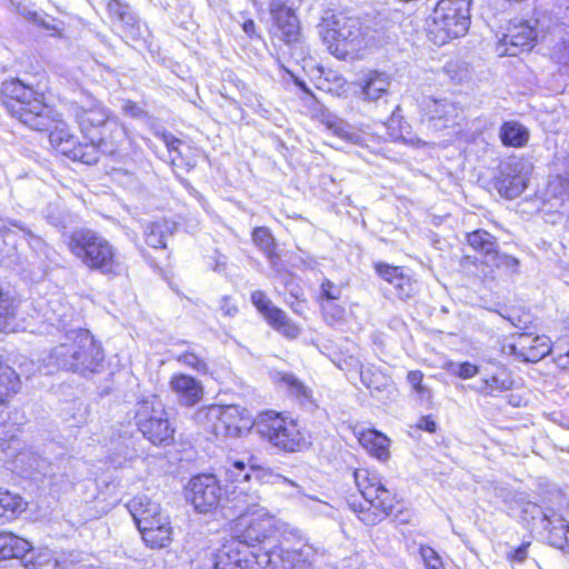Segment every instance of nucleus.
I'll list each match as a JSON object with an SVG mask.
<instances>
[{
  "label": "nucleus",
  "instance_id": "1",
  "mask_svg": "<svg viewBox=\"0 0 569 569\" xmlns=\"http://www.w3.org/2000/svg\"><path fill=\"white\" fill-rule=\"evenodd\" d=\"M102 361L103 351L88 331L67 333L44 359L50 370L63 369L82 376L99 371Z\"/></svg>",
  "mask_w": 569,
  "mask_h": 569
},
{
  "label": "nucleus",
  "instance_id": "2",
  "mask_svg": "<svg viewBox=\"0 0 569 569\" xmlns=\"http://www.w3.org/2000/svg\"><path fill=\"white\" fill-rule=\"evenodd\" d=\"M353 478L365 499L363 505H350L360 521L367 526H375L392 515L398 503L396 495L387 488L378 472L357 469L353 472Z\"/></svg>",
  "mask_w": 569,
  "mask_h": 569
},
{
  "label": "nucleus",
  "instance_id": "3",
  "mask_svg": "<svg viewBox=\"0 0 569 569\" xmlns=\"http://www.w3.org/2000/svg\"><path fill=\"white\" fill-rule=\"evenodd\" d=\"M1 101L13 117L32 130L46 131L53 123L51 109L37 97L30 87L18 79L2 83Z\"/></svg>",
  "mask_w": 569,
  "mask_h": 569
},
{
  "label": "nucleus",
  "instance_id": "4",
  "mask_svg": "<svg viewBox=\"0 0 569 569\" xmlns=\"http://www.w3.org/2000/svg\"><path fill=\"white\" fill-rule=\"evenodd\" d=\"M68 247L84 266L102 273H117L119 267L113 247L96 232L81 229L70 234Z\"/></svg>",
  "mask_w": 569,
  "mask_h": 569
},
{
  "label": "nucleus",
  "instance_id": "5",
  "mask_svg": "<svg viewBox=\"0 0 569 569\" xmlns=\"http://www.w3.org/2000/svg\"><path fill=\"white\" fill-rule=\"evenodd\" d=\"M229 479L236 482L231 491L232 500L236 501V506L239 509H246L249 506H254L259 499L257 489L250 486L252 479L256 482H274L276 480H283L290 485H295L292 481L282 477L281 475L274 473L271 469L262 466L250 463L249 467L242 461L232 462V468L228 469Z\"/></svg>",
  "mask_w": 569,
  "mask_h": 569
},
{
  "label": "nucleus",
  "instance_id": "6",
  "mask_svg": "<svg viewBox=\"0 0 569 569\" xmlns=\"http://www.w3.org/2000/svg\"><path fill=\"white\" fill-rule=\"evenodd\" d=\"M253 429L261 438L284 451L295 452L303 446V437L296 422L273 411L260 413Z\"/></svg>",
  "mask_w": 569,
  "mask_h": 569
},
{
  "label": "nucleus",
  "instance_id": "7",
  "mask_svg": "<svg viewBox=\"0 0 569 569\" xmlns=\"http://www.w3.org/2000/svg\"><path fill=\"white\" fill-rule=\"evenodd\" d=\"M184 498L197 513L208 515L222 507L228 496L214 475L200 473L184 486Z\"/></svg>",
  "mask_w": 569,
  "mask_h": 569
},
{
  "label": "nucleus",
  "instance_id": "8",
  "mask_svg": "<svg viewBox=\"0 0 569 569\" xmlns=\"http://www.w3.org/2000/svg\"><path fill=\"white\" fill-rule=\"evenodd\" d=\"M276 531L274 519L267 512L262 510L246 512L237 519L233 527L234 536L231 540L264 552L270 550L266 545L271 542Z\"/></svg>",
  "mask_w": 569,
  "mask_h": 569
},
{
  "label": "nucleus",
  "instance_id": "9",
  "mask_svg": "<svg viewBox=\"0 0 569 569\" xmlns=\"http://www.w3.org/2000/svg\"><path fill=\"white\" fill-rule=\"evenodd\" d=\"M270 556L241 542L230 540L218 550L214 569H266Z\"/></svg>",
  "mask_w": 569,
  "mask_h": 569
},
{
  "label": "nucleus",
  "instance_id": "10",
  "mask_svg": "<svg viewBox=\"0 0 569 569\" xmlns=\"http://www.w3.org/2000/svg\"><path fill=\"white\" fill-rule=\"evenodd\" d=\"M443 9L445 4L436 6L427 27L428 38L436 46L465 36L470 26V18Z\"/></svg>",
  "mask_w": 569,
  "mask_h": 569
},
{
  "label": "nucleus",
  "instance_id": "11",
  "mask_svg": "<svg viewBox=\"0 0 569 569\" xmlns=\"http://www.w3.org/2000/svg\"><path fill=\"white\" fill-rule=\"evenodd\" d=\"M530 173L529 162L518 157L508 158L498 167L495 186L501 196L515 199L526 189Z\"/></svg>",
  "mask_w": 569,
  "mask_h": 569
},
{
  "label": "nucleus",
  "instance_id": "12",
  "mask_svg": "<svg viewBox=\"0 0 569 569\" xmlns=\"http://www.w3.org/2000/svg\"><path fill=\"white\" fill-rule=\"evenodd\" d=\"M538 24V20H512L496 46L498 56L515 57L523 50H530L539 36Z\"/></svg>",
  "mask_w": 569,
  "mask_h": 569
},
{
  "label": "nucleus",
  "instance_id": "13",
  "mask_svg": "<svg viewBox=\"0 0 569 569\" xmlns=\"http://www.w3.org/2000/svg\"><path fill=\"white\" fill-rule=\"evenodd\" d=\"M173 435L174 428L162 401L157 396L144 400V438L156 446H168Z\"/></svg>",
  "mask_w": 569,
  "mask_h": 569
},
{
  "label": "nucleus",
  "instance_id": "14",
  "mask_svg": "<svg viewBox=\"0 0 569 569\" xmlns=\"http://www.w3.org/2000/svg\"><path fill=\"white\" fill-rule=\"evenodd\" d=\"M171 540L172 527L168 513L160 503L149 500L144 503V545L166 548Z\"/></svg>",
  "mask_w": 569,
  "mask_h": 569
},
{
  "label": "nucleus",
  "instance_id": "15",
  "mask_svg": "<svg viewBox=\"0 0 569 569\" xmlns=\"http://www.w3.org/2000/svg\"><path fill=\"white\" fill-rule=\"evenodd\" d=\"M511 339V342L502 346L501 351L505 355L515 356L521 361L537 362L551 351V340L547 336H532L523 332Z\"/></svg>",
  "mask_w": 569,
  "mask_h": 569
},
{
  "label": "nucleus",
  "instance_id": "16",
  "mask_svg": "<svg viewBox=\"0 0 569 569\" xmlns=\"http://www.w3.org/2000/svg\"><path fill=\"white\" fill-rule=\"evenodd\" d=\"M270 556L267 568L270 569H305L313 561L315 551L311 546L303 545L299 549H287L273 546L266 550Z\"/></svg>",
  "mask_w": 569,
  "mask_h": 569
},
{
  "label": "nucleus",
  "instance_id": "17",
  "mask_svg": "<svg viewBox=\"0 0 569 569\" xmlns=\"http://www.w3.org/2000/svg\"><path fill=\"white\" fill-rule=\"evenodd\" d=\"M269 10L274 21L279 37L287 44L297 43L300 40V22L290 7L282 0H272Z\"/></svg>",
  "mask_w": 569,
  "mask_h": 569
},
{
  "label": "nucleus",
  "instance_id": "18",
  "mask_svg": "<svg viewBox=\"0 0 569 569\" xmlns=\"http://www.w3.org/2000/svg\"><path fill=\"white\" fill-rule=\"evenodd\" d=\"M423 116L431 122H440L441 127H449L455 123L459 116L458 106L447 98L425 97L420 102Z\"/></svg>",
  "mask_w": 569,
  "mask_h": 569
},
{
  "label": "nucleus",
  "instance_id": "19",
  "mask_svg": "<svg viewBox=\"0 0 569 569\" xmlns=\"http://www.w3.org/2000/svg\"><path fill=\"white\" fill-rule=\"evenodd\" d=\"M106 146L103 138L99 139L96 144L93 140L90 143H80L72 134L71 138L64 141L58 149V152L70 158L71 160L82 162L84 164H93L99 161L100 150Z\"/></svg>",
  "mask_w": 569,
  "mask_h": 569
},
{
  "label": "nucleus",
  "instance_id": "20",
  "mask_svg": "<svg viewBox=\"0 0 569 569\" xmlns=\"http://www.w3.org/2000/svg\"><path fill=\"white\" fill-rule=\"evenodd\" d=\"M541 526L550 546L569 552V523L561 515L549 509V513L541 518Z\"/></svg>",
  "mask_w": 569,
  "mask_h": 569
},
{
  "label": "nucleus",
  "instance_id": "21",
  "mask_svg": "<svg viewBox=\"0 0 569 569\" xmlns=\"http://www.w3.org/2000/svg\"><path fill=\"white\" fill-rule=\"evenodd\" d=\"M222 415H224L223 406L211 405L198 409L193 415V420L204 431L218 438H228L227 426Z\"/></svg>",
  "mask_w": 569,
  "mask_h": 569
},
{
  "label": "nucleus",
  "instance_id": "22",
  "mask_svg": "<svg viewBox=\"0 0 569 569\" xmlns=\"http://www.w3.org/2000/svg\"><path fill=\"white\" fill-rule=\"evenodd\" d=\"M170 387L179 402L184 406L196 405L203 396L201 383L187 375H174L170 380Z\"/></svg>",
  "mask_w": 569,
  "mask_h": 569
},
{
  "label": "nucleus",
  "instance_id": "23",
  "mask_svg": "<svg viewBox=\"0 0 569 569\" xmlns=\"http://www.w3.org/2000/svg\"><path fill=\"white\" fill-rule=\"evenodd\" d=\"M368 44L367 32L359 19H352L351 24L340 32L336 40V52H358Z\"/></svg>",
  "mask_w": 569,
  "mask_h": 569
},
{
  "label": "nucleus",
  "instance_id": "24",
  "mask_svg": "<svg viewBox=\"0 0 569 569\" xmlns=\"http://www.w3.org/2000/svg\"><path fill=\"white\" fill-rule=\"evenodd\" d=\"M391 78L389 74L379 71H370L360 81L361 98L372 102L386 97L389 93Z\"/></svg>",
  "mask_w": 569,
  "mask_h": 569
},
{
  "label": "nucleus",
  "instance_id": "25",
  "mask_svg": "<svg viewBox=\"0 0 569 569\" xmlns=\"http://www.w3.org/2000/svg\"><path fill=\"white\" fill-rule=\"evenodd\" d=\"M513 380L506 368H499L495 373L483 377L472 389L486 397H497L500 393L511 390Z\"/></svg>",
  "mask_w": 569,
  "mask_h": 569
},
{
  "label": "nucleus",
  "instance_id": "26",
  "mask_svg": "<svg viewBox=\"0 0 569 569\" xmlns=\"http://www.w3.org/2000/svg\"><path fill=\"white\" fill-rule=\"evenodd\" d=\"M362 382L371 390L372 395L380 401L392 400L396 396V388L391 379L380 371L371 369L361 370Z\"/></svg>",
  "mask_w": 569,
  "mask_h": 569
},
{
  "label": "nucleus",
  "instance_id": "27",
  "mask_svg": "<svg viewBox=\"0 0 569 569\" xmlns=\"http://www.w3.org/2000/svg\"><path fill=\"white\" fill-rule=\"evenodd\" d=\"M321 122L335 136L347 142L358 146H362L365 143L366 139L359 130L333 114H322Z\"/></svg>",
  "mask_w": 569,
  "mask_h": 569
},
{
  "label": "nucleus",
  "instance_id": "28",
  "mask_svg": "<svg viewBox=\"0 0 569 569\" xmlns=\"http://www.w3.org/2000/svg\"><path fill=\"white\" fill-rule=\"evenodd\" d=\"M31 550L28 540L11 532L0 533V561L6 559H22Z\"/></svg>",
  "mask_w": 569,
  "mask_h": 569
},
{
  "label": "nucleus",
  "instance_id": "29",
  "mask_svg": "<svg viewBox=\"0 0 569 569\" xmlns=\"http://www.w3.org/2000/svg\"><path fill=\"white\" fill-rule=\"evenodd\" d=\"M359 442L361 446L372 456L381 461H386L389 458V439L372 429L363 431L359 436Z\"/></svg>",
  "mask_w": 569,
  "mask_h": 569
},
{
  "label": "nucleus",
  "instance_id": "30",
  "mask_svg": "<svg viewBox=\"0 0 569 569\" xmlns=\"http://www.w3.org/2000/svg\"><path fill=\"white\" fill-rule=\"evenodd\" d=\"M499 137L505 146L521 148L529 140V131L518 121H506L500 128Z\"/></svg>",
  "mask_w": 569,
  "mask_h": 569
},
{
  "label": "nucleus",
  "instance_id": "31",
  "mask_svg": "<svg viewBox=\"0 0 569 569\" xmlns=\"http://www.w3.org/2000/svg\"><path fill=\"white\" fill-rule=\"evenodd\" d=\"M268 325L288 339H296L301 333V328L280 308L271 310L266 319Z\"/></svg>",
  "mask_w": 569,
  "mask_h": 569
},
{
  "label": "nucleus",
  "instance_id": "32",
  "mask_svg": "<svg viewBox=\"0 0 569 569\" xmlns=\"http://www.w3.org/2000/svg\"><path fill=\"white\" fill-rule=\"evenodd\" d=\"M77 120L81 130L89 132L93 128L99 129L107 126L109 116L102 107L80 108L77 111Z\"/></svg>",
  "mask_w": 569,
  "mask_h": 569
},
{
  "label": "nucleus",
  "instance_id": "33",
  "mask_svg": "<svg viewBox=\"0 0 569 569\" xmlns=\"http://www.w3.org/2000/svg\"><path fill=\"white\" fill-rule=\"evenodd\" d=\"M352 19L357 17H350L345 12H328L323 18L322 32L326 41H335L338 39L340 32H342L347 26L351 24Z\"/></svg>",
  "mask_w": 569,
  "mask_h": 569
},
{
  "label": "nucleus",
  "instance_id": "34",
  "mask_svg": "<svg viewBox=\"0 0 569 569\" xmlns=\"http://www.w3.org/2000/svg\"><path fill=\"white\" fill-rule=\"evenodd\" d=\"M252 241L266 254L270 264L274 266L279 260L276 252V242L271 232L266 227H257L252 231Z\"/></svg>",
  "mask_w": 569,
  "mask_h": 569
},
{
  "label": "nucleus",
  "instance_id": "35",
  "mask_svg": "<svg viewBox=\"0 0 569 569\" xmlns=\"http://www.w3.org/2000/svg\"><path fill=\"white\" fill-rule=\"evenodd\" d=\"M222 418H224L228 437L234 438L240 436L241 430L247 427L248 419L244 418V410L238 406H223Z\"/></svg>",
  "mask_w": 569,
  "mask_h": 569
},
{
  "label": "nucleus",
  "instance_id": "36",
  "mask_svg": "<svg viewBox=\"0 0 569 569\" xmlns=\"http://www.w3.org/2000/svg\"><path fill=\"white\" fill-rule=\"evenodd\" d=\"M19 386L18 375L0 359V403L7 401L11 395L17 393Z\"/></svg>",
  "mask_w": 569,
  "mask_h": 569
},
{
  "label": "nucleus",
  "instance_id": "37",
  "mask_svg": "<svg viewBox=\"0 0 569 569\" xmlns=\"http://www.w3.org/2000/svg\"><path fill=\"white\" fill-rule=\"evenodd\" d=\"M467 241L471 248L482 254V258L497 247L496 237L482 229L468 233Z\"/></svg>",
  "mask_w": 569,
  "mask_h": 569
},
{
  "label": "nucleus",
  "instance_id": "38",
  "mask_svg": "<svg viewBox=\"0 0 569 569\" xmlns=\"http://www.w3.org/2000/svg\"><path fill=\"white\" fill-rule=\"evenodd\" d=\"M26 569H58L59 562L53 553L48 550H39L23 562Z\"/></svg>",
  "mask_w": 569,
  "mask_h": 569
},
{
  "label": "nucleus",
  "instance_id": "39",
  "mask_svg": "<svg viewBox=\"0 0 569 569\" xmlns=\"http://www.w3.org/2000/svg\"><path fill=\"white\" fill-rule=\"evenodd\" d=\"M21 510H23L22 498L0 489V519L4 518L8 512L14 515L17 511Z\"/></svg>",
  "mask_w": 569,
  "mask_h": 569
},
{
  "label": "nucleus",
  "instance_id": "40",
  "mask_svg": "<svg viewBox=\"0 0 569 569\" xmlns=\"http://www.w3.org/2000/svg\"><path fill=\"white\" fill-rule=\"evenodd\" d=\"M423 373L420 370L409 371L407 381L421 401H429L432 397L431 390L423 385Z\"/></svg>",
  "mask_w": 569,
  "mask_h": 569
},
{
  "label": "nucleus",
  "instance_id": "41",
  "mask_svg": "<svg viewBox=\"0 0 569 569\" xmlns=\"http://www.w3.org/2000/svg\"><path fill=\"white\" fill-rule=\"evenodd\" d=\"M281 382L288 388L291 395L301 400H309L311 398V390H309L300 380L291 373H282Z\"/></svg>",
  "mask_w": 569,
  "mask_h": 569
},
{
  "label": "nucleus",
  "instance_id": "42",
  "mask_svg": "<svg viewBox=\"0 0 569 569\" xmlns=\"http://www.w3.org/2000/svg\"><path fill=\"white\" fill-rule=\"evenodd\" d=\"M547 194L559 199L561 204L569 200V180L562 177H556L549 181Z\"/></svg>",
  "mask_w": 569,
  "mask_h": 569
},
{
  "label": "nucleus",
  "instance_id": "43",
  "mask_svg": "<svg viewBox=\"0 0 569 569\" xmlns=\"http://www.w3.org/2000/svg\"><path fill=\"white\" fill-rule=\"evenodd\" d=\"M17 301L10 291H3L0 287V327L14 316Z\"/></svg>",
  "mask_w": 569,
  "mask_h": 569
},
{
  "label": "nucleus",
  "instance_id": "44",
  "mask_svg": "<svg viewBox=\"0 0 569 569\" xmlns=\"http://www.w3.org/2000/svg\"><path fill=\"white\" fill-rule=\"evenodd\" d=\"M321 309L326 321L330 325L340 322L345 317V308L336 301H322Z\"/></svg>",
  "mask_w": 569,
  "mask_h": 569
},
{
  "label": "nucleus",
  "instance_id": "45",
  "mask_svg": "<svg viewBox=\"0 0 569 569\" xmlns=\"http://www.w3.org/2000/svg\"><path fill=\"white\" fill-rule=\"evenodd\" d=\"M506 258L507 254L499 252L497 247L486 254L481 260V263L489 269V271L486 272V276L493 277L495 271H500Z\"/></svg>",
  "mask_w": 569,
  "mask_h": 569
},
{
  "label": "nucleus",
  "instance_id": "46",
  "mask_svg": "<svg viewBox=\"0 0 569 569\" xmlns=\"http://www.w3.org/2000/svg\"><path fill=\"white\" fill-rule=\"evenodd\" d=\"M250 299H251L252 305L263 316L264 319L268 318V315L271 313V310H276L278 308L271 302V300L261 290L253 291L251 293Z\"/></svg>",
  "mask_w": 569,
  "mask_h": 569
},
{
  "label": "nucleus",
  "instance_id": "47",
  "mask_svg": "<svg viewBox=\"0 0 569 569\" xmlns=\"http://www.w3.org/2000/svg\"><path fill=\"white\" fill-rule=\"evenodd\" d=\"M342 295V286L325 279L320 286V300L322 301H337Z\"/></svg>",
  "mask_w": 569,
  "mask_h": 569
},
{
  "label": "nucleus",
  "instance_id": "48",
  "mask_svg": "<svg viewBox=\"0 0 569 569\" xmlns=\"http://www.w3.org/2000/svg\"><path fill=\"white\" fill-rule=\"evenodd\" d=\"M448 369L452 375L463 380L473 378L479 373L478 366L468 361L458 363L451 362Z\"/></svg>",
  "mask_w": 569,
  "mask_h": 569
},
{
  "label": "nucleus",
  "instance_id": "49",
  "mask_svg": "<svg viewBox=\"0 0 569 569\" xmlns=\"http://www.w3.org/2000/svg\"><path fill=\"white\" fill-rule=\"evenodd\" d=\"M420 555L426 569H445L441 558L431 547L422 546L420 548Z\"/></svg>",
  "mask_w": 569,
  "mask_h": 569
},
{
  "label": "nucleus",
  "instance_id": "50",
  "mask_svg": "<svg viewBox=\"0 0 569 569\" xmlns=\"http://www.w3.org/2000/svg\"><path fill=\"white\" fill-rule=\"evenodd\" d=\"M71 133L67 126L62 122H59L54 126V129L49 134V140L51 146L58 151L60 146L64 143L66 140L71 138Z\"/></svg>",
  "mask_w": 569,
  "mask_h": 569
},
{
  "label": "nucleus",
  "instance_id": "51",
  "mask_svg": "<svg viewBox=\"0 0 569 569\" xmlns=\"http://www.w3.org/2000/svg\"><path fill=\"white\" fill-rule=\"evenodd\" d=\"M177 360L184 366L191 367L199 372L207 371V363L203 359L197 356L194 352L187 351L177 357Z\"/></svg>",
  "mask_w": 569,
  "mask_h": 569
},
{
  "label": "nucleus",
  "instance_id": "52",
  "mask_svg": "<svg viewBox=\"0 0 569 569\" xmlns=\"http://www.w3.org/2000/svg\"><path fill=\"white\" fill-rule=\"evenodd\" d=\"M393 284L397 295L400 299L409 298L413 293V283L411 278L401 273V276L395 280Z\"/></svg>",
  "mask_w": 569,
  "mask_h": 569
},
{
  "label": "nucleus",
  "instance_id": "53",
  "mask_svg": "<svg viewBox=\"0 0 569 569\" xmlns=\"http://www.w3.org/2000/svg\"><path fill=\"white\" fill-rule=\"evenodd\" d=\"M375 268L377 273L389 283H392L402 273L399 267H393L383 262L377 263Z\"/></svg>",
  "mask_w": 569,
  "mask_h": 569
},
{
  "label": "nucleus",
  "instance_id": "54",
  "mask_svg": "<svg viewBox=\"0 0 569 569\" xmlns=\"http://www.w3.org/2000/svg\"><path fill=\"white\" fill-rule=\"evenodd\" d=\"M549 513V510L543 511L540 506L533 502H527L523 505L521 510V517L525 521L538 519L541 522V518Z\"/></svg>",
  "mask_w": 569,
  "mask_h": 569
},
{
  "label": "nucleus",
  "instance_id": "55",
  "mask_svg": "<svg viewBox=\"0 0 569 569\" xmlns=\"http://www.w3.org/2000/svg\"><path fill=\"white\" fill-rule=\"evenodd\" d=\"M551 57L558 63L569 66V39L558 42L552 49Z\"/></svg>",
  "mask_w": 569,
  "mask_h": 569
},
{
  "label": "nucleus",
  "instance_id": "56",
  "mask_svg": "<svg viewBox=\"0 0 569 569\" xmlns=\"http://www.w3.org/2000/svg\"><path fill=\"white\" fill-rule=\"evenodd\" d=\"M146 243L152 248H164L166 242L163 232L159 223H153L150 227V233L147 236Z\"/></svg>",
  "mask_w": 569,
  "mask_h": 569
},
{
  "label": "nucleus",
  "instance_id": "57",
  "mask_svg": "<svg viewBox=\"0 0 569 569\" xmlns=\"http://www.w3.org/2000/svg\"><path fill=\"white\" fill-rule=\"evenodd\" d=\"M447 6H445V10H447V12L451 11L453 13H457L458 16H465L470 18L471 0H447Z\"/></svg>",
  "mask_w": 569,
  "mask_h": 569
},
{
  "label": "nucleus",
  "instance_id": "58",
  "mask_svg": "<svg viewBox=\"0 0 569 569\" xmlns=\"http://www.w3.org/2000/svg\"><path fill=\"white\" fill-rule=\"evenodd\" d=\"M219 310L224 317L232 318L238 313V307L230 296L221 297L219 301Z\"/></svg>",
  "mask_w": 569,
  "mask_h": 569
},
{
  "label": "nucleus",
  "instance_id": "59",
  "mask_svg": "<svg viewBox=\"0 0 569 569\" xmlns=\"http://www.w3.org/2000/svg\"><path fill=\"white\" fill-rule=\"evenodd\" d=\"M530 542H522L517 549L507 555V559L512 563H522L528 558V548Z\"/></svg>",
  "mask_w": 569,
  "mask_h": 569
},
{
  "label": "nucleus",
  "instance_id": "60",
  "mask_svg": "<svg viewBox=\"0 0 569 569\" xmlns=\"http://www.w3.org/2000/svg\"><path fill=\"white\" fill-rule=\"evenodd\" d=\"M157 136L161 139V141L167 147V150L171 152H179V147L182 144V141L176 137H173L171 133H168L166 131L163 132H157Z\"/></svg>",
  "mask_w": 569,
  "mask_h": 569
},
{
  "label": "nucleus",
  "instance_id": "61",
  "mask_svg": "<svg viewBox=\"0 0 569 569\" xmlns=\"http://www.w3.org/2000/svg\"><path fill=\"white\" fill-rule=\"evenodd\" d=\"M17 428L14 423L9 421H1L0 423V446H2L4 442L10 441L14 439L16 437Z\"/></svg>",
  "mask_w": 569,
  "mask_h": 569
},
{
  "label": "nucleus",
  "instance_id": "62",
  "mask_svg": "<svg viewBox=\"0 0 569 569\" xmlns=\"http://www.w3.org/2000/svg\"><path fill=\"white\" fill-rule=\"evenodd\" d=\"M519 266H520V262L517 258L507 254V258L505 259L500 271L503 273H507V274L518 273Z\"/></svg>",
  "mask_w": 569,
  "mask_h": 569
},
{
  "label": "nucleus",
  "instance_id": "63",
  "mask_svg": "<svg viewBox=\"0 0 569 569\" xmlns=\"http://www.w3.org/2000/svg\"><path fill=\"white\" fill-rule=\"evenodd\" d=\"M139 506H140V501L132 500L127 505V508H128L132 519L134 520V523H136L138 530L142 533V527H141L142 520L140 518V512H139V508H138Z\"/></svg>",
  "mask_w": 569,
  "mask_h": 569
},
{
  "label": "nucleus",
  "instance_id": "64",
  "mask_svg": "<svg viewBox=\"0 0 569 569\" xmlns=\"http://www.w3.org/2000/svg\"><path fill=\"white\" fill-rule=\"evenodd\" d=\"M417 428L432 433L437 429V423L431 416H423L419 418L417 422Z\"/></svg>",
  "mask_w": 569,
  "mask_h": 569
}]
</instances>
